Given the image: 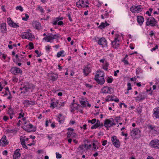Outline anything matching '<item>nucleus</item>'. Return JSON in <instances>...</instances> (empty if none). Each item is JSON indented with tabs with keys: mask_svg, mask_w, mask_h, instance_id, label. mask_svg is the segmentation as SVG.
I'll use <instances>...</instances> for the list:
<instances>
[{
	"mask_svg": "<svg viewBox=\"0 0 159 159\" xmlns=\"http://www.w3.org/2000/svg\"><path fill=\"white\" fill-rule=\"evenodd\" d=\"M157 23V21L153 17H148L146 19V24L147 26L152 27L157 26L158 28V25Z\"/></svg>",
	"mask_w": 159,
	"mask_h": 159,
	"instance_id": "nucleus-1",
	"label": "nucleus"
},
{
	"mask_svg": "<svg viewBox=\"0 0 159 159\" xmlns=\"http://www.w3.org/2000/svg\"><path fill=\"white\" fill-rule=\"evenodd\" d=\"M130 135L134 139L139 138L140 135V131L138 129L133 128L130 130Z\"/></svg>",
	"mask_w": 159,
	"mask_h": 159,
	"instance_id": "nucleus-2",
	"label": "nucleus"
},
{
	"mask_svg": "<svg viewBox=\"0 0 159 159\" xmlns=\"http://www.w3.org/2000/svg\"><path fill=\"white\" fill-rule=\"evenodd\" d=\"M115 125L114 120L113 118L106 119L104 121V125L105 127L107 128Z\"/></svg>",
	"mask_w": 159,
	"mask_h": 159,
	"instance_id": "nucleus-3",
	"label": "nucleus"
},
{
	"mask_svg": "<svg viewBox=\"0 0 159 159\" xmlns=\"http://www.w3.org/2000/svg\"><path fill=\"white\" fill-rule=\"evenodd\" d=\"M143 9L142 6L140 5L132 6L130 8V11L133 13L139 12Z\"/></svg>",
	"mask_w": 159,
	"mask_h": 159,
	"instance_id": "nucleus-4",
	"label": "nucleus"
},
{
	"mask_svg": "<svg viewBox=\"0 0 159 159\" xmlns=\"http://www.w3.org/2000/svg\"><path fill=\"white\" fill-rule=\"evenodd\" d=\"M33 87V85L31 84H30L27 82H24V83L23 88L25 89V91H22L21 93L24 94L28 92L30 89H31Z\"/></svg>",
	"mask_w": 159,
	"mask_h": 159,
	"instance_id": "nucleus-5",
	"label": "nucleus"
},
{
	"mask_svg": "<svg viewBox=\"0 0 159 159\" xmlns=\"http://www.w3.org/2000/svg\"><path fill=\"white\" fill-rule=\"evenodd\" d=\"M33 125L31 124H29L28 125H24L22 127L23 129L28 132H30L31 131L34 132L36 131V129L35 128H34L33 129L31 130L30 129H32L33 128Z\"/></svg>",
	"mask_w": 159,
	"mask_h": 159,
	"instance_id": "nucleus-6",
	"label": "nucleus"
},
{
	"mask_svg": "<svg viewBox=\"0 0 159 159\" xmlns=\"http://www.w3.org/2000/svg\"><path fill=\"white\" fill-rule=\"evenodd\" d=\"M111 141L113 144L114 145L116 148H119L120 146V143L118 139L117 138L116 136H113L112 137L111 139Z\"/></svg>",
	"mask_w": 159,
	"mask_h": 159,
	"instance_id": "nucleus-7",
	"label": "nucleus"
},
{
	"mask_svg": "<svg viewBox=\"0 0 159 159\" xmlns=\"http://www.w3.org/2000/svg\"><path fill=\"white\" fill-rule=\"evenodd\" d=\"M147 97L146 94L144 92L139 93V95L136 98V100L140 102L145 99Z\"/></svg>",
	"mask_w": 159,
	"mask_h": 159,
	"instance_id": "nucleus-8",
	"label": "nucleus"
},
{
	"mask_svg": "<svg viewBox=\"0 0 159 159\" xmlns=\"http://www.w3.org/2000/svg\"><path fill=\"white\" fill-rule=\"evenodd\" d=\"M91 66L90 64L86 65L84 68L83 69V73L84 75L85 76H87L89 73L91 72Z\"/></svg>",
	"mask_w": 159,
	"mask_h": 159,
	"instance_id": "nucleus-9",
	"label": "nucleus"
},
{
	"mask_svg": "<svg viewBox=\"0 0 159 159\" xmlns=\"http://www.w3.org/2000/svg\"><path fill=\"white\" fill-rule=\"evenodd\" d=\"M21 38L23 39H30L33 38V35L32 34L27 32H25L21 34Z\"/></svg>",
	"mask_w": 159,
	"mask_h": 159,
	"instance_id": "nucleus-10",
	"label": "nucleus"
},
{
	"mask_svg": "<svg viewBox=\"0 0 159 159\" xmlns=\"http://www.w3.org/2000/svg\"><path fill=\"white\" fill-rule=\"evenodd\" d=\"M98 43L103 47L107 46V42L104 38H101L98 41Z\"/></svg>",
	"mask_w": 159,
	"mask_h": 159,
	"instance_id": "nucleus-11",
	"label": "nucleus"
},
{
	"mask_svg": "<svg viewBox=\"0 0 159 159\" xmlns=\"http://www.w3.org/2000/svg\"><path fill=\"white\" fill-rule=\"evenodd\" d=\"M150 144L152 147L159 149V140H152L150 143Z\"/></svg>",
	"mask_w": 159,
	"mask_h": 159,
	"instance_id": "nucleus-12",
	"label": "nucleus"
},
{
	"mask_svg": "<svg viewBox=\"0 0 159 159\" xmlns=\"http://www.w3.org/2000/svg\"><path fill=\"white\" fill-rule=\"evenodd\" d=\"M76 5L78 8L87 7H89L88 5L85 4V2L83 0H80L76 3Z\"/></svg>",
	"mask_w": 159,
	"mask_h": 159,
	"instance_id": "nucleus-13",
	"label": "nucleus"
},
{
	"mask_svg": "<svg viewBox=\"0 0 159 159\" xmlns=\"http://www.w3.org/2000/svg\"><path fill=\"white\" fill-rule=\"evenodd\" d=\"M8 143L6 139V136L5 135L3 136L0 140V145L2 146H4L7 145Z\"/></svg>",
	"mask_w": 159,
	"mask_h": 159,
	"instance_id": "nucleus-14",
	"label": "nucleus"
},
{
	"mask_svg": "<svg viewBox=\"0 0 159 159\" xmlns=\"http://www.w3.org/2000/svg\"><path fill=\"white\" fill-rule=\"evenodd\" d=\"M153 115L156 118L159 119V107H156L153 110Z\"/></svg>",
	"mask_w": 159,
	"mask_h": 159,
	"instance_id": "nucleus-15",
	"label": "nucleus"
},
{
	"mask_svg": "<svg viewBox=\"0 0 159 159\" xmlns=\"http://www.w3.org/2000/svg\"><path fill=\"white\" fill-rule=\"evenodd\" d=\"M11 73L14 75H16L17 73H22V71L20 68L17 67L12 68L11 70Z\"/></svg>",
	"mask_w": 159,
	"mask_h": 159,
	"instance_id": "nucleus-16",
	"label": "nucleus"
},
{
	"mask_svg": "<svg viewBox=\"0 0 159 159\" xmlns=\"http://www.w3.org/2000/svg\"><path fill=\"white\" fill-rule=\"evenodd\" d=\"M20 149H17L13 155V159H19L20 157Z\"/></svg>",
	"mask_w": 159,
	"mask_h": 159,
	"instance_id": "nucleus-17",
	"label": "nucleus"
},
{
	"mask_svg": "<svg viewBox=\"0 0 159 159\" xmlns=\"http://www.w3.org/2000/svg\"><path fill=\"white\" fill-rule=\"evenodd\" d=\"M100 77L101 78L104 77V73L102 71L100 70L98 71H97L94 78H99Z\"/></svg>",
	"mask_w": 159,
	"mask_h": 159,
	"instance_id": "nucleus-18",
	"label": "nucleus"
},
{
	"mask_svg": "<svg viewBox=\"0 0 159 159\" xmlns=\"http://www.w3.org/2000/svg\"><path fill=\"white\" fill-rule=\"evenodd\" d=\"M25 136H21L20 137V141L21 144V145L23 147L25 148L26 149L28 148V147L25 145Z\"/></svg>",
	"mask_w": 159,
	"mask_h": 159,
	"instance_id": "nucleus-19",
	"label": "nucleus"
},
{
	"mask_svg": "<svg viewBox=\"0 0 159 159\" xmlns=\"http://www.w3.org/2000/svg\"><path fill=\"white\" fill-rule=\"evenodd\" d=\"M137 22L140 25H143L144 21V19L143 16H139L137 17Z\"/></svg>",
	"mask_w": 159,
	"mask_h": 159,
	"instance_id": "nucleus-20",
	"label": "nucleus"
},
{
	"mask_svg": "<svg viewBox=\"0 0 159 159\" xmlns=\"http://www.w3.org/2000/svg\"><path fill=\"white\" fill-rule=\"evenodd\" d=\"M55 100V98H53L51 100V101L52 102L50 104V107H52V109H54L55 108V106H57L58 105H60L59 101L57 100L56 102H55L54 101Z\"/></svg>",
	"mask_w": 159,
	"mask_h": 159,
	"instance_id": "nucleus-21",
	"label": "nucleus"
},
{
	"mask_svg": "<svg viewBox=\"0 0 159 159\" xmlns=\"http://www.w3.org/2000/svg\"><path fill=\"white\" fill-rule=\"evenodd\" d=\"M94 79L97 82L98 84L102 85L104 84L105 82L104 77L101 78L100 79L99 78H94Z\"/></svg>",
	"mask_w": 159,
	"mask_h": 159,
	"instance_id": "nucleus-22",
	"label": "nucleus"
},
{
	"mask_svg": "<svg viewBox=\"0 0 159 159\" xmlns=\"http://www.w3.org/2000/svg\"><path fill=\"white\" fill-rule=\"evenodd\" d=\"M54 39V38H53V37L51 35V34L50 35H47L46 37H44L43 38V40H44L46 41L47 40V41L48 42H50L51 43L52 42V41L51 40Z\"/></svg>",
	"mask_w": 159,
	"mask_h": 159,
	"instance_id": "nucleus-23",
	"label": "nucleus"
},
{
	"mask_svg": "<svg viewBox=\"0 0 159 159\" xmlns=\"http://www.w3.org/2000/svg\"><path fill=\"white\" fill-rule=\"evenodd\" d=\"M2 33H5L7 30L6 24V23H3L0 25Z\"/></svg>",
	"mask_w": 159,
	"mask_h": 159,
	"instance_id": "nucleus-24",
	"label": "nucleus"
},
{
	"mask_svg": "<svg viewBox=\"0 0 159 159\" xmlns=\"http://www.w3.org/2000/svg\"><path fill=\"white\" fill-rule=\"evenodd\" d=\"M33 25L34 27L36 29H39L41 27V24L39 22L37 21L34 22L33 23Z\"/></svg>",
	"mask_w": 159,
	"mask_h": 159,
	"instance_id": "nucleus-25",
	"label": "nucleus"
},
{
	"mask_svg": "<svg viewBox=\"0 0 159 159\" xmlns=\"http://www.w3.org/2000/svg\"><path fill=\"white\" fill-rule=\"evenodd\" d=\"M51 80L52 81H55L57 80L58 78V75L57 74H53L50 76Z\"/></svg>",
	"mask_w": 159,
	"mask_h": 159,
	"instance_id": "nucleus-26",
	"label": "nucleus"
},
{
	"mask_svg": "<svg viewBox=\"0 0 159 159\" xmlns=\"http://www.w3.org/2000/svg\"><path fill=\"white\" fill-rule=\"evenodd\" d=\"M59 119V122L60 124L63 123V121L65 119L64 117L62 116V114L60 113L59 114V116L58 117Z\"/></svg>",
	"mask_w": 159,
	"mask_h": 159,
	"instance_id": "nucleus-27",
	"label": "nucleus"
},
{
	"mask_svg": "<svg viewBox=\"0 0 159 159\" xmlns=\"http://www.w3.org/2000/svg\"><path fill=\"white\" fill-rule=\"evenodd\" d=\"M108 87L107 86H104L101 89V92L104 93H108Z\"/></svg>",
	"mask_w": 159,
	"mask_h": 159,
	"instance_id": "nucleus-28",
	"label": "nucleus"
},
{
	"mask_svg": "<svg viewBox=\"0 0 159 159\" xmlns=\"http://www.w3.org/2000/svg\"><path fill=\"white\" fill-rule=\"evenodd\" d=\"M113 97L112 96L108 95L107 96L106 98V101L108 102L109 101H114V99L113 98Z\"/></svg>",
	"mask_w": 159,
	"mask_h": 159,
	"instance_id": "nucleus-29",
	"label": "nucleus"
},
{
	"mask_svg": "<svg viewBox=\"0 0 159 159\" xmlns=\"http://www.w3.org/2000/svg\"><path fill=\"white\" fill-rule=\"evenodd\" d=\"M64 52V51L63 50H62L60 52H59L57 53V57H59L61 56H62V57H64L65 56V55L63 54Z\"/></svg>",
	"mask_w": 159,
	"mask_h": 159,
	"instance_id": "nucleus-30",
	"label": "nucleus"
},
{
	"mask_svg": "<svg viewBox=\"0 0 159 159\" xmlns=\"http://www.w3.org/2000/svg\"><path fill=\"white\" fill-rule=\"evenodd\" d=\"M8 109V113L9 115L14 114V110L11 108V106H9Z\"/></svg>",
	"mask_w": 159,
	"mask_h": 159,
	"instance_id": "nucleus-31",
	"label": "nucleus"
},
{
	"mask_svg": "<svg viewBox=\"0 0 159 159\" xmlns=\"http://www.w3.org/2000/svg\"><path fill=\"white\" fill-rule=\"evenodd\" d=\"M119 40L117 38H115L114 40L113 41L111 42V44L112 45L113 47V46H115L116 45V43L118 42H119Z\"/></svg>",
	"mask_w": 159,
	"mask_h": 159,
	"instance_id": "nucleus-32",
	"label": "nucleus"
},
{
	"mask_svg": "<svg viewBox=\"0 0 159 159\" xmlns=\"http://www.w3.org/2000/svg\"><path fill=\"white\" fill-rule=\"evenodd\" d=\"M80 103L81 104L82 107H84L86 106V103L85 101H82V100H79Z\"/></svg>",
	"mask_w": 159,
	"mask_h": 159,
	"instance_id": "nucleus-33",
	"label": "nucleus"
},
{
	"mask_svg": "<svg viewBox=\"0 0 159 159\" xmlns=\"http://www.w3.org/2000/svg\"><path fill=\"white\" fill-rule=\"evenodd\" d=\"M51 35L53 37L54 39H58L60 38L61 37V35L59 34L54 35L52 34H51Z\"/></svg>",
	"mask_w": 159,
	"mask_h": 159,
	"instance_id": "nucleus-34",
	"label": "nucleus"
},
{
	"mask_svg": "<svg viewBox=\"0 0 159 159\" xmlns=\"http://www.w3.org/2000/svg\"><path fill=\"white\" fill-rule=\"evenodd\" d=\"M7 22L10 26L12 25L11 24L13 21L11 20V18L10 17L8 18L7 19Z\"/></svg>",
	"mask_w": 159,
	"mask_h": 159,
	"instance_id": "nucleus-35",
	"label": "nucleus"
},
{
	"mask_svg": "<svg viewBox=\"0 0 159 159\" xmlns=\"http://www.w3.org/2000/svg\"><path fill=\"white\" fill-rule=\"evenodd\" d=\"M7 131L8 133H16L17 132V130L14 129H8L7 130Z\"/></svg>",
	"mask_w": 159,
	"mask_h": 159,
	"instance_id": "nucleus-36",
	"label": "nucleus"
},
{
	"mask_svg": "<svg viewBox=\"0 0 159 159\" xmlns=\"http://www.w3.org/2000/svg\"><path fill=\"white\" fill-rule=\"evenodd\" d=\"M29 49L30 50L33 49L34 48V45L32 43L30 42L29 43Z\"/></svg>",
	"mask_w": 159,
	"mask_h": 159,
	"instance_id": "nucleus-37",
	"label": "nucleus"
},
{
	"mask_svg": "<svg viewBox=\"0 0 159 159\" xmlns=\"http://www.w3.org/2000/svg\"><path fill=\"white\" fill-rule=\"evenodd\" d=\"M100 126V125L96 123L95 125H93L91 127V129H95L98 127Z\"/></svg>",
	"mask_w": 159,
	"mask_h": 159,
	"instance_id": "nucleus-38",
	"label": "nucleus"
},
{
	"mask_svg": "<svg viewBox=\"0 0 159 159\" xmlns=\"http://www.w3.org/2000/svg\"><path fill=\"white\" fill-rule=\"evenodd\" d=\"M108 93H109V94H111L113 91V89L111 87H108Z\"/></svg>",
	"mask_w": 159,
	"mask_h": 159,
	"instance_id": "nucleus-39",
	"label": "nucleus"
},
{
	"mask_svg": "<svg viewBox=\"0 0 159 159\" xmlns=\"http://www.w3.org/2000/svg\"><path fill=\"white\" fill-rule=\"evenodd\" d=\"M16 10H20V11H23V9L22 7L20 6H19L16 7Z\"/></svg>",
	"mask_w": 159,
	"mask_h": 159,
	"instance_id": "nucleus-40",
	"label": "nucleus"
},
{
	"mask_svg": "<svg viewBox=\"0 0 159 159\" xmlns=\"http://www.w3.org/2000/svg\"><path fill=\"white\" fill-rule=\"evenodd\" d=\"M25 17H22V20H23L26 21L28 20V19L29 18V15L27 14H25Z\"/></svg>",
	"mask_w": 159,
	"mask_h": 159,
	"instance_id": "nucleus-41",
	"label": "nucleus"
},
{
	"mask_svg": "<svg viewBox=\"0 0 159 159\" xmlns=\"http://www.w3.org/2000/svg\"><path fill=\"white\" fill-rule=\"evenodd\" d=\"M104 23L102 22L101 23L100 25L98 26V28L100 29H102L104 28Z\"/></svg>",
	"mask_w": 159,
	"mask_h": 159,
	"instance_id": "nucleus-42",
	"label": "nucleus"
},
{
	"mask_svg": "<svg viewBox=\"0 0 159 159\" xmlns=\"http://www.w3.org/2000/svg\"><path fill=\"white\" fill-rule=\"evenodd\" d=\"M39 10L42 13H44V10L42 7L39 6L38 7Z\"/></svg>",
	"mask_w": 159,
	"mask_h": 159,
	"instance_id": "nucleus-43",
	"label": "nucleus"
},
{
	"mask_svg": "<svg viewBox=\"0 0 159 159\" xmlns=\"http://www.w3.org/2000/svg\"><path fill=\"white\" fill-rule=\"evenodd\" d=\"M34 52L37 55L36 56L37 57H40L41 55L42 54L41 52H39V51L38 50H35Z\"/></svg>",
	"mask_w": 159,
	"mask_h": 159,
	"instance_id": "nucleus-44",
	"label": "nucleus"
},
{
	"mask_svg": "<svg viewBox=\"0 0 159 159\" xmlns=\"http://www.w3.org/2000/svg\"><path fill=\"white\" fill-rule=\"evenodd\" d=\"M23 104H26V105L28 106H30L31 105V103L28 100H25Z\"/></svg>",
	"mask_w": 159,
	"mask_h": 159,
	"instance_id": "nucleus-45",
	"label": "nucleus"
},
{
	"mask_svg": "<svg viewBox=\"0 0 159 159\" xmlns=\"http://www.w3.org/2000/svg\"><path fill=\"white\" fill-rule=\"evenodd\" d=\"M108 66V64L107 62H106L105 65L103 66V68L104 69L106 70H107L108 69L107 67Z\"/></svg>",
	"mask_w": 159,
	"mask_h": 159,
	"instance_id": "nucleus-46",
	"label": "nucleus"
},
{
	"mask_svg": "<svg viewBox=\"0 0 159 159\" xmlns=\"http://www.w3.org/2000/svg\"><path fill=\"white\" fill-rule=\"evenodd\" d=\"M12 25L11 26V27H14V28H17L19 27V26L18 25L16 24L13 22L12 23Z\"/></svg>",
	"mask_w": 159,
	"mask_h": 159,
	"instance_id": "nucleus-47",
	"label": "nucleus"
},
{
	"mask_svg": "<svg viewBox=\"0 0 159 159\" xmlns=\"http://www.w3.org/2000/svg\"><path fill=\"white\" fill-rule=\"evenodd\" d=\"M71 138H76L77 137V135L75 133L72 132H71Z\"/></svg>",
	"mask_w": 159,
	"mask_h": 159,
	"instance_id": "nucleus-48",
	"label": "nucleus"
},
{
	"mask_svg": "<svg viewBox=\"0 0 159 159\" xmlns=\"http://www.w3.org/2000/svg\"><path fill=\"white\" fill-rule=\"evenodd\" d=\"M127 85L128 86L127 90L129 91L131 90L132 89L131 84L130 83H128Z\"/></svg>",
	"mask_w": 159,
	"mask_h": 159,
	"instance_id": "nucleus-49",
	"label": "nucleus"
},
{
	"mask_svg": "<svg viewBox=\"0 0 159 159\" xmlns=\"http://www.w3.org/2000/svg\"><path fill=\"white\" fill-rule=\"evenodd\" d=\"M56 158L57 159H60L61 157V155L58 152H56Z\"/></svg>",
	"mask_w": 159,
	"mask_h": 159,
	"instance_id": "nucleus-50",
	"label": "nucleus"
},
{
	"mask_svg": "<svg viewBox=\"0 0 159 159\" xmlns=\"http://www.w3.org/2000/svg\"><path fill=\"white\" fill-rule=\"evenodd\" d=\"M96 121V119H93L91 120H89L88 121L89 123H90L92 124H94Z\"/></svg>",
	"mask_w": 159,
	"mask_h": 159,
	"instance_id": "nucleus-51",
	"label": "nucleus"
},
{
	"mask_svg": "<svg viewBox=\"0 0 159 159\" xmlns=\"http://www.w3.org/2000/svg\"><path fill=\"white\" fill-rule=\"evenodd\" d=\"M120 116L116 117L115 118V120L116 121V122L117 123H118V122H119L120 121Z\"/></svg>",
	"mask_w": 159,
	"mask_h": 159,
	"instance_id": "nucleus-52",
	"label": "nucleus"
},
{
	"mask_svg": "<svg viewBox=\"0 0 159 159\" xmlns=\"http://www.w3.org/2000/svg\"><path fill=\"white\" fill-rule=\"evenodd\" d=\"M158 46L157 45H156L155 47L153 48L152 49H151V52H153L154 51L156 50L158 48Z\"/></svg>",
	"mask_w": 159,
	"mask_h": 159,
	"instance_id": "nucleus-53",
	"label": "nucleus"
},
{
	"mask_svg": "<svg viewBox=\"0 0 159 159\" xmlns=\"http://www.w3.org/2000/svg\"><path fill=\"white\" fill-rule=\"evenodd\" d=\"M71 132H67V138L70 139V138H71Z\"/></svg>",
	"mask_w": 159,
	"mask_h": 159,
	"instance_id": "nucleus-54",
	"label": "nucleus"
},
{
	"mask_svg": "<svg viewBox=\"0 0 159 159\" xmlns=\"http://www.w3.org/2000/svg\"><path fill=\"white\" fill-rule=\"evenodd\" d=\"M85 85L86 87L89 88L90 89L92 88L93 86V85H91L89 84H86Z\"/></svg>",
	"mask_w": 159,
	"mask_h": 159,
	"instance_id": "nucleus-55",
	"label": "nucleus"
},
{
	"mask_svg": "<svg viewBox=\"0 0 159 159\" xmlns=\"http://www.w3.org/2000/svg\"><path fill=\"white\" fill-rule=\"evenodd\" d=\"M66 15L68 16L69 20L71 22L72 21V20L71 17V15H70V13H69L68 14H67Z\"/></svg>",
	"mask_w": 159,
	"mask_h": 159,
	"instance_id": "nucleus-56",
	"label": "nucleus"
},
{
	"mask_svg": "<svg viewBox=\"0 0 159 159\" xmlns=\"http://www.w3.org/2000/svg\"><path fill=\"white\" fill-rule=\"evenodd\" d=\"M93 148H94V149H93V150H94L95 151L96 150V148L97 149L99 148L98 147H97V148H96V145L95 143H93Z\"/></svg>",
	"mask_w": 159,
	"mask_h": 159,
	"instance_id": "nucleus-57",
	"label": "nucleus"
},
{
	"mask_svg": "<svg viewBox=\"0 0 159 159\" xmlns=\"http://www.w3.org/2000/svg\"><path fill=\"white\" fill-rule=\"evenodd\" d=\"M123 62L124 63L125 65L128 64H129V63L128 62V61L124 59V60H123Z\"/></svg>",
	"mask_w": 159,
	"mask_h": 159,
	"instance_id": "nucleus-58",
	"label": "nucleus"
},
{
	"mask_svg": "<svg viewBox=\"0 0 159 159\" xmlns=\"http://www.w3.org/2000/svg\"><path fill=\"white\" fill-rule=\"evenodd\" d=\"M70 107H71V109L72 110L71 111V112L72 111H74V110H75V107L74 106V104H73V103H71V105H70Z\"/></svg>",
	"mask_w": 159,
	"mask_h": 159,
	"instance_id": "nucleus-59",
	"label": "nucleus"
},
{
	"mask_svg": "<svg viewBox=\"0 0 159 159\" xmlns=\"http://www.w3.org/2000/svg\"><path fill=\"white\" fill-rule=\"evenodd\" d=\"M5 89H6V91H7V92L9 93V95H11V92H10V91H9V90L8 87H6L5 88Z\"/></svg>",
	"mask_w": 159,
	"mask_h": 159,
	"instance_id": "nucleus-60",
	"label": "nucleus"
},
{
	"mask_svg": "<svg viewBox=\"0 0 159 159\" xmlns=\"http://www.w3.org/2000/svg\"><path fill=\"white\" fill-rule=\"evenodd\" d=\"M113 81V80L111 78H109L107 80V82L109 83H112Z\"/></svg>",
	"mask_w": 159,
	"mask_h": 159,
	"instance_id": "nucleus-61",
	"label": "nucleus"
},
{
	"mask_svg": "<svg viewBox=\"0 0 159 159\" xmlns=\"http://www.w3.org/2000/svg\"><path fill=\"white\" fill-rule=\"evenodd\" d=\"M149 35L150 37H152L153 35H154V33L153 32L152 30H151L150 31Z\"/></svg>",
	"mask_w": 159,
	"mask_h": 159,
	"instance_id": "nucleus-62",
	"label": "nucleus"
},
{
	"mask_svg": "<svg viewBox=\"0 0 159 159\" xmlns=\"http://www.w3.org/2000/svg\"><path fill=\"white\" fill-rule=\"evenodd\" d=\"M120 44L119 43H118L117 42L116 43V45H115V46H113V48H117L119 46Z\"/></svg>",
	"mask_w": 159,
	"mask_h": 159,
	"instance_id": "nucleus-63",
	"label": "nucleus"
},
{
	"mask_svg": "<svg viewBox=\"0 0 159 159\" xmlns=\"http://www.w3.org/2000/svg\"><path fill=\"white\" fill-rule=\"evenodd\" d=\"M8 152L7 150H4L2 152V154L3 155H7V154Z\"/></svg>",
	"mask_w": 159,
	"mask_h": 159,
	"instance_id": "nucleus-64",
	"label": "nucleus"
}]
</instances>
